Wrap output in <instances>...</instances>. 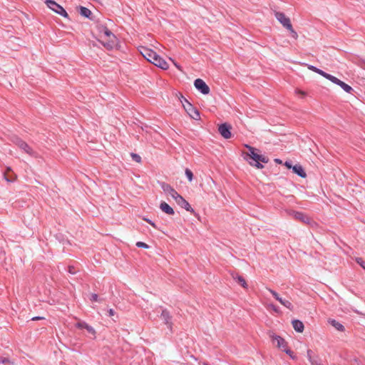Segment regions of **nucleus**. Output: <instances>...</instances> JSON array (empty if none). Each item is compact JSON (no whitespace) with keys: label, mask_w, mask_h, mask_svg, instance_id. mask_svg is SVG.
I'll return each mask as SVG.
<instances>
[{"label":"nucleus","mask_w":365,"mask_h":365,"mask_svg":"<svg viewBox=\"0 0 365 365\" xmlns=\"http://www.w3.org/2000/svg\"><path fill=\"white\" fill-rule=\"evenodd\" d=\"M98 30L108 38L107 42L103 43V46L108 49L113 48L115 43V36L106 26L102 24L98 26Z\"/></svg>","instance_id":"1"},{"label":"nucleus","mask_w":365,"mask_h":365,"mask_svg":"<svg viewBox=\"0 0 365 365\" xmlns=\"http://www.w3.org/2000/svg\"><path fill=\"white\" fill-rule=\"evenodd\" d=\"M182 98L185 101V103H183L182 101H181L182 106L187 113V114L194 120H199L200 116V112L198 110H197L195 107L192 106L191 103H190L186 98H185L183 96H182Z\"/></svg>","instance_id":"2"},{"label":"nucleus","mask_w":365,"mask_h":365,"mask_svg":"<svg viewBox=\"0 0 365 365\" xmlns=\"http://www.w3.org/2000/svg\"><path fill=\"white\" fill-rule=\"evenodd\" d=\"M46 6L53 11L59 14L60 16L65 18H68V14L66 12V11L55 1L51 0L48 1V4Z\"/></svg>","instance_id":"3"},{"label":"nucleus","mask_w":365,"mask_h":365,"mask_svg":"<svg viewBox=\"0 0 365 365\" xmlns=\"http://www.w3.org/2000/svg\"><path fill=\"white\" fill-rule=\"evenodd\" d=\"M274 16L277 21H279L284 28L287 29H290L292 28V24L289 18L287 17L284 13L277 11L275 12Z\"/></svg>","instance_id":"4"},{"label":"nucleus","mask_w":365,"mask_h":365,"mask_svg":"<svg viewBox=\"0 0 365 365\" xmlns=\"http://www.w3.org/2000/svg\"><path fill=\"white\" fill-rule=\"evenodd\" d=\"M194 86L195 88L199 91L201 93L204 95H207L210 93V88L209 86L205 83V82L200 79L197 78L194 81Z\"/></svg>","instance_id":"5"},{"label":"nucleus","mask_w":365,"mask_h":365,"mask_svg":"<svg viewBox=\"0 0 365 365\" xmlns=\"http://www.w3.org/2000/svg\"><path fill=\"white\" fill-rule=\"evenodd\" d=\"M267 289L272 294V296L281 304H282L283 306H284L285 307H287V309H289V310H292L293 309V305L289 301V300H287V299H282L279 295V294L275 292L274 290L273 289H271L269 288H267Z\"/></svg>","instance_id":"6"},{"label":"nucleus","mask_w":365,"mask_h":365,"mask_svg":"<svg viewBox=\"0 0 365 365\" xmlns=\"http://www.w3.org/2000/svg\"><path fill=\"white\" fill-rule=\"evenodd\" d=\"M174 200L179 206L184 208L185 210L190 212L192 213L194 212V210L192 208L189 202L180 194L175 196Z\"/></svg>","instance_id":"7"},{"label":"nucleus","mask_w":365,"mask_h":365,"mask_svg":"<svg viewBox=\"0 0 365 365\" xmlns=\"http://www.w3.org/2000/svg\"><path fill=\"white\" fill-rule=\"evenodd\" d=\"M140 51L143 56L150 63H152L154 58L157 56L155 51L146 47H142Z\"/></svg>","instance_id":"8"},{"label":"nucleus","mask_w":365,"mask_h":365,"mask_svg":"<svg viewBox=\"0 0 365 365\" xmlns=\"http://www.w3.org/2000/svg\"><path fill=\"white\" fill-rule=\"evenodd\" d=\"M231 126L225 123L220 125L218 128V131L220 133V135L225 139H229L231 138Z\"/></svg>","instance_id":"9"},{"label":"nucleus","mask_w":365,"mask_h":365,"mask_svg":"<svg viewBox=\"0 0 365 365\" xmlns=\"http://www.w3.org/2000/svg\"><path fill=\"white\" fill-rule=\"evenodd\" d=\"M160 186L165 192L169 194L173 199L178 195V192L173 187L165 182H160Z\"/></svg>","instance_id":"10"},{"label":"nucleus","mask_w":365,"mask_h":365,"mask_svg":"<svg viewBox=\"0 0 365 365\" xmlns=\"http://www.w3.org/2000/svg\"><path fill=\"white\" fill-rule=\"evenodd\" d=\"M152 63L163 70H166L169 67L168 63L165 61V60L160 57L158 53L157 56H155L152 61Z\"/></svg>","instance_id":"11"},{"label":"nucleus","mask_w":365,"mask_h":365,"mask_svg":"<svg viewBox=\"0 0 365 365\" xmlns=\"http://www.w3.org/2000/svg\"><path fill=\"white\" fill-rule=\"evenodd\" d=\"M76 327L78 329H85L87 330V331L90 334H91L93 336L96 335V331L91 326L88 325L86 322L83 321H79L76 324Z\"/></svg>","instance_id":"12"},{"label":"nucleus","mask_w":365,"mask_h":365,"mask_svg":"<svg viewBox=\"0 0 365 365\" xmlns=\"http://www.w3.org/2000/svg\"><path fill=\"white\" fill-rule=\"evenodd\" d=\"M162 319L164 321V323L168 326V327L169 329H172V322H171V319H172V317L170 314V312L164 309H163L162 312H161V315H160Z\"/></svg>","instance_id":"13"},{"label":"nucleus","mask_w":365,"mask_h":365,"mask_svg":"<svg viewBox=\"0 0 365 365\" xmlns=\"http://www.w3.org/2000/svg\"><path fill=\"white\" fill-rule=\"evenodd\" d=\"M272 337L273 341L277 342V346L279 349H281L283 351L284 349L287 348V343L282 337L278 335H273Z\"/></svg>","instance_id":"14"},{"label":"nucleus","mask_w":365,"mask_h":365,"mask_svg":"<svg viewBox=\"0 0 365 365\" xmlns=\"http://www.w3.org/2000/svg\"><path fill=\"white\" fill-rule=\"evenodd\" d=\"M292 171L294 173L297 174L298 176L304 178L307 177L306 172L304 171L302 166L299 164H296L292 167Z\"/></svg>","instance_id":"15"},{"label":"nucleus","mask_w":365,"mask_h":365,"mask_svg":"<svg viewBox=\"0 0 365 365\" xmlns=\"http://www.w3.org/2000/svg\"><path fill=\"white\" fill-rule=\"evenodd\" d=\"M160 208L161 209V210L163 212H164L165 213H166L168 215H173L175 214V211H174L173 208L171 207L165 202H161V203L160 205Z\"/></svg>","instance_id":"16"},{"label":"nucleus","mask_w":365,"mask_h":365,"mask_svg":"<svg viewBox=\"0 0 365 365\" xmlns=\"http://www.w3.org/2000/svg\"><path fill=\"white\" fill-rule=\"evenodd\" d=\"M294 329L299 333L304 331V324L299 319H294L292 322Z\"/></svg>","instance_id":"17"},{"label":"nucleus","mask_w":365,"mask_h":365,"mask_svg":"<svg viewBox=\"0 0 365 365\" xmlns=\"http://www.w3.org/2000/svg\"><path fill=\"white\" fill-rule=\"evenodd\" d=\"M79 12L82 16L88 19H92V12L88 8L81 6L79 7Z\"/></svg>","instance_id":"18"},{"label":"nucleus","mask_w":365,"mask_h":365,"mask_svg":"<svg viewBox=\"0 0 365 365\" xmlns=\"http://www.w3.org/2000/svg\"><path fill=\"white\" fill-rule=\"evenodd\" d=\"M294 217L295 219L301 220L305 223H309L310 221L309 217L301 212H294Z\"/></svg>","instance_id":"19"},{"label":"nucleus","mask_w":365,"mask_h":365,"mask_svg":"<svg viewBox=\"0 0 365 365\" xmlns=\"http://www.w3.org/2000/svg\"><path fill=\"white\" fill-rule=\"evenodd\" d=\"M258 155H259V154H257H257L255 155V157H253V158L251 159V160H248V159H247V160L249 162V163H250L252 166H255V167H256V168H258V169H262V168H264V165H263L262 163H260L257 162V158H258Z\"/></svg>","instance_id":"20"},{"label":"nucleus","mask_w":365,"mask_h":365,"mask_svg":"<svg viewBox=\"0 0 365 365\" xmlns=\"http://www.w3.org/2000/svg\"><path fill=\"white\" fill-rule=\"evenodd\" d=\"M329 324L334 327L336 330L343 331H344V327L343 324H341L340 322L335 319H330L329 321Z\"/></svg>","instance_id":"21"},{"label":"nucleus","mask_w":365,"mask_h":365,"mask_svg":"<svg viewBox=\"0 0 365 365\" xmlns=\"http://www.w3.org/2000/svg\"><path fill=\"white\" fill-rule=\"evenodd\" d=\"M336 85L339 86L345 92L348 93H351L354 91V89L349 85L345 83L341 80H339Z\"/></svg>","instance_id":"22"},{"label":"nucleus","mask_w":365,"mask_h":365,"mask_svg":"<svg viewBox=\"0 0 365 365\" xmlns=\"http://www.w3.org/2000/svg\"><path fill=\"white\" fill-rule=\"evenodd\" d=\"M24 153H27L31 157L38 158V154L37 152L31 148H30L27 144L24 143Z\"/></svg>","instance_id":"23"},{"label":"nucleus","mask_w":365,"mask_h":365,"mask_svg":"<svg viewBox=\"0 0 365 365\" xmlns=\"http://www.w3.org/2000/svg\"><path fill=\"white\" fill-rule=\"evenodd\" d=\"M246 148H248L249 150V153H247V156L250 157V160H251V159L255 157V155L257 154V153L255 152L256 151V149L250 145H245Z\"/></svg>","instance_id":"24"},{"label":"nucleus","mask_w":365,"mask_h":365,"mask_svg":"<svg viewBox=\"0 0 365 365\" xmlns=\"http://www.w3.org/2000/svg\"><path fill=\"white\" fill-rule=\"evenodd\" d=\"M234 279H235L243 287H247V283L242 276L237 275L236 277H234Z\"/></svg>","instance_id":"25"},{"label":"nucleus","mask_w":365,"mask_h":365,"mask_svg":"<svg viewBox=\"0 0 365 365\" xmlns=\"http://www.w3.org/2000/svg\"><path fill=\"white\" fill-rule=\"evenodd\" d=\"M185 173L186 177L187 178V180L190 182H192V179H193V173H192V172L190 169L186 168L185 170Z\"/></svg>","instance_id":"26"},{"label":"nucleus","mask_w":365,"mask_h":365,"mask_svg":"<svg viewBox=\"0 0 365 365\" xmlns=\"http://www.w3.org/2000/svg\"><path fill=\"white\" fill-rule=\"evenodd\" d=\"M257 160L260 163H267L269 162V158L264 155H259Z\"/></svg>","instance_id":"27"},{"label":"nucleus","mask_w":365,"mask_h":365,"mask_svg":"<svg viewBox=\"0 0 365 365\" xmlns=\"http://www.w3.org/2000/svg\"><path fill=\"white\" fill-rule=\"evenodd\" d=\"M327 79L329 80L330 81H331L332 83H334V84H337L338 82L339 81V79L337 78L336 77L328 73L327 78Z\"/></svg>","instance_id":"28"},{"label":"nucleus","mask_w":365,"mask_h":365,"mask_svg":"<svg viewBox=\"0 0 365 365\" xmlns=\"http://www.w3.org/2000/svg\"><path fill=\"white\" fill-rule=\"evenodd\" d=\"M130 156H131L133 160H134L137 163L141 162V157L138 154L132 153H130Z\"/></svg>","instance_id":"29"},{"label":"nucleus","mask_w":365,"mask_h":365,"mask_svg":"<svg viewBox=\"0 0 365 365\" xmlns=\"http://www.w3.org/2000/svg\"><path fill=\"white\" fill-rule=\"evenodd\" d=\"M283 351H284L287 354H288L292 359H295L296 356L294 355V353L292 351H291L289 349H284Z\"/></svg>","instance_id":"30"},{"label":"nucleus","mask_w":365,"mask_h":365,"mask_svg":"<svg viewBox=\"0 0 365 365\" xmlns=\"http://www.w3.org/2000/svg\"><path fill=\"white\" fill-rule=\"evenodd\" d=\"M312 365H324L322 364L321 360L318 358V356L315 357L312 361H310Z\"/></svg>","instance_id":"31"},{"label":"nucleus","mask_w":365,"mask_h":365,"mask_svg":"<svg viewBox=\"0 0 365 365\" xmlns=\"http://www.w3.org/2000/svg\"><path fill=\"white\" fill-rule=\"evenodd\" d=\"M136 246L139 248H145V249L149 248V245L143 242H138L136 243Z\"/></svg>","instance_id":"32"},{"label":"nucleus","mask_w":365,"mask_h":365,"mask_svg":"<svg viewBox=\"0 0 365 365\" xmlns=\"http://www.w3.org/2000/svg\"><path fill=\"white\" fill-rule=\"evenodd\" d=\"M289 33H290V35L291 36L294 38V39H297L298 38V34L293 29V27L292 26V28L290 29H287Z\"/></svg>","instance_id":"33"},{"label":"nucleus","mask_w":365,"mask_h":365,"mask_svg":"<svg viewBox=\"0 0 365 365\" xmlns=\"http://www.w3.org/2000/svg\"><path fill=\"white\" fill-rule=\"evenodd\" d=\"M356 261L363 269H365V262L362 259V258H356Z\"/></svg>","instance_id":"34"},{"label":"nucleus","mask_w":365,"mask_h":365,"mask_svg":"<svg viewBox=\"0 0 365 365\" xmlns=\"http://www.w3.org/2000/svg\"><path fill=\"white\" fill-rule=\"evenodd\" d=\"M90 299L92 302H98V301H100V299L98 298V295L97 294H95V293L91 294Z\"/></svg>","instance_id":"35"},{"label":"nucleus","mask_w":365,"mask_h":365,"mask_svg":"<svg viewBox=\"0 0 365 365\" xmlns=\"http://www.w3.org/2000/svg\"><path fill=\"white\" fill-rule=\"evenodd\" d=\"M312 351L311 349H308L307 351V359L309 362L312 361L314 359V357H312Z\"/></svg>","instance_id":"36"},{"label":"nucleus","mask_w":365,"mask_h":365,"mask_svg":"<svg viewBox=\"0 0 365 365\" xmlns=\"http://www.w3.org/2000/svg\"><path fill=\"white\" fill-rule=\"evenodd\" d=\"M9 360L6 357L0 356V364L9 363Z\"/></svg>","instance_id":"37"},{"label":"nucleus","mask_w":365,"mask_h":365,"mask_svg":"<svg viewBox=\"0 0 365 365\" xmlns=\"http://www.w3.org/2000/svg\"><path fill=\"white\" fill-rule=\"evenodd\" d=\"M308 68L315 73L318 72L319 68L312 65H308Z\"/></svg>","instance_id":"38"},{"label":"nucleus","mask_w":365,"mask_h":365,"mask_svg":"<svg viewBox=\"0 0 365 365\" xmlns=\"http://www.w3.org/2000/svg\"><path fill=\"white\" fill-rule=\"evenodd\" d=\"M317 73H318V74H319V75L322 76H323V77H324L325 78H327V75H328V73H327L324 72V71H322V70H321V69H319V68L318 72H317Z\"/></svg>","instance_id":"39"},{"label":"nucleus","mask_w":365,"mask_h":365,"mask_svg":"<svg viewBox=\"0 0 365 365\" xmlns=\"http://www.w3.org/2000/svg\"><path fill=\"white\" fill-rule=\"evenodd\" d=\"M45 319L43 317H34L30 319L31 321H36V320H43Z\"/></svg>","instance_id":"40"},{"label":"nucleus","mask_w":365,"mask_h":365,"mask_svg":"<svg viewBox=\"0 0 365 365\" xmlns=\"http://www.w3.org/2000/svg\"><path fill=\"white\" fill-rule=\"evenodd\" d=\"M108 316H109V317L114 316V315H115V311H114V309H110L108 311Z\"/></svg>","instance_id":"41"},{"label":"nucleus","mask_w":365,"mask_h":365,"mask_svg":"<svg viewBox=\"0 0 365 365\" xmlns=\"http://www.w3.org/2000/svg\"><path fill=\"white\" fill-rule=\"evenodd\" d=\"M284 165L288 168H292V163L289 162V161H286L285 163H284Z\"/></svg>","instance_id":"42"},{"label":"nucleus","mask_w":365,"mask_h":365,"mask_svg":"<svg viewBox=\"0 0 365 365\" xmlns=\"http://www.w3.org/2000/svg\"><path fill=\"white\" fill-rule=\"evenodd\" d=\"M296 93H297V94H300V95H302V96H305L307 95V94H306V93H305L304 91H301V90H297V91H296Z\"/></svg>","instance_id":"43"},{"label":"nucleus","mask_w":365,"mask_h":365,"mask_svg":"<svg viewBox=\"0 0 365 365\" xmlns=\"http://www.w3.org/2000/svg\"><path fill=\"white\" fill-rule=\"evenodd\" d=\"M145 220L148 222L150 225H151L153 227H156L155 224L152 220L149 219H145Z\"/></svg>","instance_id":"44"},{"label":"nucleus","mask_w":365,"mask_h":365,"mask_svg":"<svg viewBox=\"0 0 365 365\" xmlns=\"http://www.w3.org/2000/svg\"><path fill=\"white\" fill-rule=\"evenodd\" d=\"M68 272L71 274H75V272H76L75 270H74L73 267H72V266H69L68 267Z\"/></svg>","instance_id":"45"},{"label":"nucleus","mask_w":365,"mask_h":365,"mask_svg":"<svg viewBox=\"0 0 365 365\" xmlns=\"http://www.w3.org/2000/svg\"><path fill=\"white\" fill-rule=\"evenodd\" d=\"M270 307L272 308V309H273L274 312H279V309H278V308H277L276 306H274V305H273V304H271V305H270Z\"/></svg>","instance_id":"46"},{"label":"nucleus","mask_w":365,"mask_h":365,"mask_svg":"<svg viewBox=\"0 0 365 365\" xmlns=\"http://www.w3.org/2000/svg\"><path fill=\"white\" fill-rule=\"evenodd\" d=\"M275 161L278 163H282V160H279V159H276Z\"/></svg>","instance_id":"47"},{"label":"nucleus","mask_w":365,"mask_h":365,"mask_svg":"<svg viewBox=\"0 0 365 365\" xmlns=\"http://www.w3.org/2000/svg\"><path fill=\"white\" fill-rule=\"evenodd\" d=\"M175 66H176L179 70H180V66H178V65L177 63H175Z\"/></svg>","instance_id":"48"},{"label":"nucleus","mask_w":365,"mask_h":365,"mask_svg":"<svg viewBox=\"0 0 365 365\" xmlns=\"http://www.w3.org/2000/svg\"><path fill=\"white\" fill-rule=\"evenodd\" d=\"M203 365H209V364H208V363H207V362H204V363H203Z\"/></svg>","instance_id":"49"}]
</instances>
